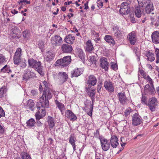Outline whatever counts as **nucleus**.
Segmentation results:
<instances>
[{"label": "nucleus", "instance_id": "f257e3e1", "mask_svg": "<svg viewBox=\"0 0 159 159\" xmlns=\"http://www.w3.org/2000/svg\"><path fill=\"white\" fill-rule=\"evenodd\" d=\"M29 65L30 66L34 68L41 75H43L44 73L42 71V66L40 61H37L33 58L28 60Z\"/></svg>", "mask_w": 159, "mask_h": 159}, {"label": "nucleus", "instance_id": "f03ea898", "mask_svg": "<svg viewBox=\"0 0 159 159\" xmlns=\"http://www.w3.org/2000/svg\"><path fill=\"white\" fill-rule=\"evenodd\" d=\"M52 94L49 89H45L43 95L40 98V100L42 99L43 100V103L42 104V106L45 107H48L49 103L48 100L51 99Z\"/></svg>", "mask_w": 159, "mask_h": 159}, {"label": "nucleus", "instance_id": "7ed1b4c3", "mask_svg": "<svg viewBox=\"0 0 159 159\" xmlns=\"http://www.w3.org/2000/svg\"><path fill=\"white\" fill-rule=\"evenodd\" d=\"M71 60V57L68 56L58 60L56 62L57 66L65 67L70 63Z\"/></svg>", "mask_w": 159, "mask_h": 159}, {"label": "nucleus", "instance_id": "20e7f679", "mask_svg": "<svg viewBox=\"0 0 159 159\" xmlns=\"http://www.w3.org/2000/svg\"><path fill=\"white\" fill-rule=\"evenodd\" d=\"M51 42L53 47L59 46L62 43V38L59 35H55L51 37Z\"/></svg>", "mask_w": 159, "mask_h": 159}, {"label": "nucleus", "instance_id": "39448f33", "mask_svg": "<svg viewBox=\"0 0 159 159\" xmlns=\"http://www.w3.org/2000/svg\"><path fill=\"white\" fill-rule=\"evenodd\" d=\"M130 9L129 4L126 2L122 3L120 6V12L122 15H127L129 13Z\"/></svg>", "mask_w": 159, "mask_h": 159}, {"label": "nucleus", "instance_id": "423d86ee", "mask_svg": "<svg viewBox=\"0 0 159 159\" xmlns=\"http://www.w3.org/2000/svg\"><path fill=\"white\" fill-rule=\"evenodd\" d=\"M97 82V80L94 75H90L87 79L86 83L87 84H88V87H86L85 89H89L92 86L95 85L96 84Z\"/></svg>", "mask_w": 159, "mask_h": 159}, {"label": "nucleus", "instance_id": "0eeeda50", "mask_svg": "<svg viewBox=\"0 0 159 159\" xmlns=\"http://www.w3.org/2000/svg\"><path fill=\"white\" fill-rule=\"evenodd\" d=\"M22 50L20 48H17L15 53L13 60L15 64L18 65L21 62Z\"/></svg>", "mask_w": 159, "mask_h": 159}, {"label": "nucleus", "instance_id": "6e6552de", "mask_svg": "<svg viewBox=\"0 0 159 159\" xmlns=\"http://www.w3.org/2000/svg\"><path fill=\"white\" fill-rule=\"evenodd\" d=\"M157 102V100L156 98L152 97L149 99L148 106L152 111H154L155 110Z\"/></svg>", "mask_w": 159, "mask_h": 159}, {"label": "nucleus", "instance_id": "1a4fd4ad", "mask_svg": "<svg viewBox=\"0 0 159 159\" xmlns=\"http://www.w3.org/2000/svg\"><path fill=\"white\" fill-rule=\"evenodd\" d=\"M68 76L66 72H60L58 74V82L59 84L61 85L67 81Z\"/></svg>", "mask_w": 159, "mask_h": 159}, {"label": "nucleus", "instance_id": "9d476101", "mask_svg": "<svg viewBox=\"0 0 159 159\" xmlns=\"http://www.w3.org/2000/svg\"><path fill=\"white\" fill-rule=\"evenodd\" d=\"M142 123L141 117L137 113L134 114L132 117V124L134 126H137Z\"/></svg>", "mask_w": 159, "mask_h": 159}, {"label": "nucleus", "instance_id": "9b49d317", "mask_svg": "<svg viewBox=\"0 0 159 159\" xmlns=\"http://www.w3.org/2000/svg\"><path fill=\"white\" fill-rule=\"evenodd\" d=\"M104 85L105 89L109 92L112 93L114 91V87L110 80H105Z\"/></svg>", "mask_w": 159, "mask_h": 159}, {"label": "nucleus", "instance_id": "f8f14e48", "mask_svg": "<svg viewBox=\"0 0 159 159\" xmlns=\"http://www.w3.org/2000/svg\"><path fill=\"white\" fill-rule=\"evenodd\" d=\"M119 101L121 104L122 105H125L128 101V99L125 96L124 92L119 93L118 94Z\"/></svg>", "mask_w": 159, "mask_h": 159}, {"label": "nucleus", "instance_id": "ddd939ff", "mask_svg": "<svg viewBox=\"0 0 159 159\" xmlns=\"http://www.w3.org/2000/svg\"><path fill=\"white\" fill-rule=\"evenodd\" d=\"M100 140L102 149L105 151L108 150L110 147V143L104 138H101Z\"/></svg>", "mask_w": 159, "mask_h": 159}, {"label": "nucleus", "instance_id": "4468645a", "mask_svg": "<svg viewBox=\"0 0 159 159\" xmlns=\"http://www.w3.org/2000/svg\"><path fill=\"white\" fill-rule=\"evenodd\" d=\"M61 49L63 52L70 53L73 50L72 46L68 44H63L61 46Z\"/></svg>", "mask_w": 159, "mask_h": 159}, {"label": "nucleus", "instance_id": "2eb2a0df", "mask_svg": "<svg viewBox=\"0 0 159 159\" xmlns=\"http://www.w3.org/2000/svg\"><path fill=\"white\" fill-rule=\"evenodd\" d=\"M136 34L134 32H132L129 33L128 36L127 38L131 44L134 45L136 41Z\"/></svg>", "mask_w": 159, "mask_h": 159}, {"label": "nucleus", "instance_id": "dca6fc26", "mask_svg": "<svg viewBox=\"0 0 159 159\" xmlns=\"http://www.w3.org/2000/svg\"><path fill=\"white\" fill-rule=\"evenodd\" d=\"M154 85H150L149 84H147L145 86L144 91L147 94H152L154 93Z\"/></svg>", "mask_w": 159, "mask_h": 159}, {"label": "nucleus", "instance_id": "f3484780", "mask_svg": "<svg viewBox=\"0 0 159 159\" xmlns=\"http://www.w3.org/2000/svg\"><path fill=\"white\" fill-rule=\"evenodd\" d=\"M146 3L147 4L144 7L145 11L147 13L149 14L153 10V6L151 2L148 1Z\"/></svg>", "mask_w": 159, "mask_h": 159}, {"label": "nucleus", "instance_id": "a211bd4d", "mask_svg": "<svg viewBox=\"0 0 159 159\" xmlns=\"http://www.w3.org/2000/svg\"><path fill=\"white\" fill-rule=\"evenodd\" d=\"M152 42L155 43L159 44V32L156 31L154 32L151 35Z\"/></svg>", "mask_w": 159, "mask_h": 159}, {"label": "nucleus", "instance_id": "6ab92c4d", "mask_svg": "<svg viewBox=\"0 0 159 159\" xmlns=\"http://www.w3.org/2000/svg\"><path fill=\"white\" fill-rule=\"evenodd\" d=\"M66 116L70 120L74 121L77 119L76 116L70 110L67 109L65 112Z\"/></svg>", "mask_w": 159, "mask_h": 159}, {"label": "nucleus", "instance_id": "aec40b11", "mask_svg": "<svg viewBox=\"0 0 159 159\" xmlns=\"http://www.w3.org/2000/svg\"><path fill=\"white\" fill-rule=\"evenodd\" d=\"M118 141V139L116 136L113 135L111 137L110 143L113 148H116L119 145Z\"/></svg>", "mask_w": 159, "mask_h": 159}, {"label": "nucleus", "instance_id": "412c9836", "mask_svg": "<svg viewBox=\"0 0 159 159\" xmlns=\"http://www.w3.org/2000/svg\"><path fill=\"white\" fill-rule=\"evenodd\" d=\"M143 10V7H142L139 6L136 7L135 8V13L136 16L138 18L140 17Z\"/></svg>", "mask_w": 159, "mask_h": 159}, {"label": "nucleus", "instance_id": "4be33fe9", "mask_svg": "<svg viewBox=\"0 0 159 159\" xmlns=\"http://www.w3.org/2000/svg\"><path fill=\"white\" fill-rule=\"evenodd\" d=\"M55 102L57 106L60 111L61 114L63 115L65 110V106L63 104L57 100H56Z\"/></svg>", "mask_w": 159, "mask_h": 159}, {"label": "nucleus", "instance_id": "5701e85b", "mask_svg": "<svg viewBox=\"0 0 159 159\" xmlns=\"http://www.w3.org/2000/svg\"><path fill=\"white\" fill-rule=\"evenodd\" d=\"M100 66L102 68L104 69L105 70H107L108 68V63L107 61V59L101 58L100 59Z\"/></svg>", "mask_w": 159, "mask_h": 159}, {"label": "nucleus", "instance_id": "b1692460", "mask_svg": "<svg viewBox=\"0 0 159 159\" xmlns=\"http://www.w3.org/2000/svg\"><path fill=\"white\" fill-rule=\"evenodd\" d=\"M76 141V138L74 136V134H71L69 138V142L72 146L74 151L76 150V145L75 143Z\"/></svg>", "mask_w": 159, "mask_h": 159}, {"label": "nucleus", "instance_id": "393cba45", "mask_svg": "<svg viewBox=\"0 0 159 159\" xmlns=\"http://www.w3.org/2000/svg\"><path fill=\"white\" fill-rule=\"evenodd\" d=\"M11 34L12 37L13 38H15L17 37V38H19V36L20 33V31L19 29H18L16 27H14L11 29Z\"/></svg>", "mask_w": 159, "mask_h": 159}, {"label": "nucleus", "instance_id": "a878e982", "mask_svg": "<svg viewBox=\"0 0 159 159\" xmlns=\"http://www.w3.org/2000/svg\"><path fill=\"white\" fill-rule=\"evenodd\" d=\"M83 72L82 69L81 68L75 69L71 73V77H77L82 74Z\"/></svg>", "mask_w": 159, "mask_h": 159}, {"label": "nucleus", "instance_id": "bb28decb", "mask_svg": "<svg viewBox=\"0 0 159 159\" xmlns=\"http://www.w3.org/2000/svg\"><path fill=\"white\" fill-rule=\"evenodd\" d=\"M75 37L71 34H69L67 35L65 39V42L70 44H72L75 40Z\"/></svg>", "mask_w": 159, "mask_h": 159}, {"label": "nucleus", "instance_id": "cd10ccee", "mask_svg": "<svg viewBox=\"0 0 159 159\" xmlns=\"http://www.w3.org/2000/svg\"><path fill=\"white\" fill-rule=\"evenodd\" d=\"M34 105L35 103L33 100L31 99H30L27 101L25 106L27 108L29 109L32 111H33Z\"/></svg>", "mask_w": 159, "mask_h": 159}, {"label": "nucleus", "instance_id": "c85d7f7f", "mask_svg": "<svg viewBox=\"0 0 159 159\" xmlns=\"http://www.w3.org/2000/svg\"><path fill=\"white\" fill-rule=\"evenodd\" d=\"M104 39L110 45L113 46L115 44V42L114 39L110 35H106Z\"/></svg>", "mask_w": 159, "mask_h": 159}, {"label": "nucleus", "instance_id": "c756f323", "mask_svg": "<svg viewBox=\"0 0 159 159\" xmlns=\"http://www.w3.org/2000/svg\"><path fill=\"white\" fill-rule=\"evenodd\" d=\"M86 50L89 52H91L94 49L93 44L90 40H88L86 43Z\"/></svg>", "mask_w": 159, "mask_h": 159}, {"label": "nucleus", "instance_id": "7c9ffc66", "mask_svg": "<svg viewBox=\"0 0 159 159\" xmlns=\"http://www.w3.org/2000/svg\"><path fill=\"white\" fill-rule=\"evenodd\" d=\"M54 56V55L52 52L48 51L45 55V60L48 62H49L53 59Z\"/></svg>", "mask_w": 159, "mask_h": 159}, {"label": "nucleus", "instance_id": "2f4dec72", "mask_svg": "<svg viewBox=\"0 0 159 159\" xmlns=\"http://www.w3.org/2000/svg\"><path fill=\"white\" fill-rule=\"evenodd\" d=\"M42 113H39V112H36L35 113V117L36 120H39L40 119L43 118L46 115L45 110L42 109H41Z\"/></svg>", "mask_w": 159, "mask_h": 159}, {"label": "nucleus", "instance_id": "473e14b6", "mask_svg": "<svg viewBox=\"0 0 159 159\" xmlns=\"http://www.w3.org/2000/svg\"><path fill=\"white\" fill-rule=\"evenodd\" d=\"M48 122L49 128H52L55 124L54 119L52 117L48 116Z\"/></svg>", "mask_w": 159, "mask_h": 159}, {"label": "nucleus", "instance_id": "72a5a7b5", "mask_svg": "<svg viewBox=\"0 0 159 159\" xmlns=\"http://www.w3.org/2000/svg\"><path fill=\"white\" fill-rule=\"evenodd\" d=\"M146 56L147 57V59L150 61H152L155 59L154 54L150 52H146Z\"/></svg>", "mask_w": 159, "mask_h": 159}, {"label": "nucleus", "instance_id": "f704fd0d", "mask_svg": "<svg viewBox=\"0 0 159 159\" xmlns=\"http://www.w3.org/2000/svg\"><path fill=\"white\" fill-rule=\"evenodd\" d=\"M113 30L115 32L114 36L116 38H120L122 36L121 32L119 30V29L117 27H114L113 28Z\"/></svg>", "mask_w": 159, "mask_h": 159}, {"label": "nucleus", "instance_id": "c9c22d12", "mask_svg": "<svg viewBox=\"0 0 159 159\" xmlns=\"http://www.w3.org/2000/svg\"><path fill=\"white\" fill-rule=\"evenodd\" d=\"M90 89H86V91L87 92L91 98L92 100L94 99V97L95 95V89H91L90 90Z\"/></svg>", "mask_w": 159, "mask_h": 159}, {"label": "nucleus", "instance_id": "e433bc0d", "mask_svg": "<svg viewBox=\"0 0 159 159\" xmlns=\"http://www.w3.org/2000/svg\"><path fill=\"white\" fill-rule=\"evenodd\" d=\"M35 123V122L34 120L32 118L30 119L26 122L27 125L31 127L34 126Z\"/></svg>", "mask_w": 159, "mask_h": 159}, {"label": "nucleus", "instance_id": "4c0bfd02", "mask_svg": "<svg viewBox=\"0 0 159 159\" xmlns=\"http://www.w3.org/2000/svg\"><path fill=\"white\" fill-rule=\"evenodd\" d=\"M28 72H29V69H27L25 70V73L23 75V80H27L30 79V77L28 75Z\"/></svg>", "mask_w": 159, "mask_h": 159}, {"label": "nucleus", "instance_id": "58836bf2", "mask_svg": "<svg viewBox=\"0 0 159 159\" xmlns=\"http://www.w3.org/2000/svg\"><path fill=\"white\" fill-rule=\"evenodd\" d=\"M21 157L23 159H31L30 156L27 153L23 152L21 153Z\"/></svg>", "mask_w": 159, "mask_h": 159}, {"label": "nucleus", "instance_id": "ea45409f", "mask_svg": "<svg viewBox=\"0 0 159 159\" xmlns=\"http://www.w3.org/2000/svg\"><path fill=\"white\" fill-rule=\"evenodd\" d=\"M7 91V89L5 88L2 87L0 88V98L2 97L4 94Z\"/></svg>", "mask_w": 159, "mask_h": 159}, {"label": "nucleus", "instance_id": "a19ab883", "mask_svg": "<svg viewBox=\"0 0 159 159\" xmlns=\"http://www.w3.org/2000/svg\"><path fill=\"white\" fill-rule=\"evenodd\" d=\"M155 52L156 55V63L158 64L159 63V49L156 48Z\"/></svg>", "mask_w": 159, "mask_h": 159}, {"label": "nucleus", "instance_id": "79ce46f5", "mask_svg": "<svg viewBox=\"0 0 159 159\" xmlns=\"http://www.w3.org/2000/svg\"><path fill=\"white\" fill-rule=\"evenodd\" d=\"M23 35L24 38H28L30 35L29 31L27 30L24 31L23 33Z\"/></svg>", "mask_w": 159, "mask_h": 159}, {"label": "nucleus", "instance_id": "37998d69", "mask_svg": "<svg viewBox=\"0 0 159 159\" xmlns=\"http://www.w3.org/2000/svg\"><path fill=\"white\" fill-rule=\"evenodd\" d=\"M6 61V58L2 54H0V64L3 63Z\"/></svg>", "mask_w": 159, "mask_h": 159}, {"label": "nucleus", "instance_id": "c03bdc74", "mask_svg": "<svg viewBox=\"0 0 159 159\" xmlns=\"http://www.w3.org/2000/svg\"><path fill=\"white\" fill-rule=\"evenodd\" d=\"M148 1L151 2V0H143V1H142L141 3H139V6L142 7H144L146 4H147V2Z\"/></svg>", "mask_w": 159, "mask_h": 159}, {"label": "nucleus", "instance_id": "a18cd8bd", "mask_svg": "<svg viewBox=\"0 0 159 159\" xmlns=\"http://www.w3.org/2000/svg\"><path fill=\"white\" fill-rule=\"evenodd\" d=\"M147 82L150 84V85H154V82L153 81L152 79L148 75L147 77Z\"/></svg>", "mask_w": 159, "mask_h": 159}, {"label": "nucleus", "instance_id": "49530a36", "mask_svg": "<svg viewBox=\"0 0 159 159\" xmlns=\"http://www.w3.org/2000/svg\"><path fill=\"white\" fill-rule=\"evenodd\" d=\"M141 101L142 103L147 105V98L145 96H143L141 98Z\"/></svg>", "mask_w": 159, "mask_h": 159}, {"label": "nucleus", "instance_id": "de8ad7c7", "mask_svg": "<svg viewBox=\"0 0 159 159\" xmlns=\"http://www.w3.org/2000/svg\"><path fill=\"white\" fill-rule=\"evenodd\" d=\"M8 68L7 67V66L6 65L1 70V71L3 73L7 72L8 70Z\"/></svg>", "mask_w": 159, "mask_h": 159}, {"label": "nucleus", "instance_id": "09e8293b", "mask_svg": "<svg viewBox=\"0 0 159 159\" xmlns=\"http://www.w3.org/2000/svg\"><path fill=\"white\" fill-rule=\"evenodd\" d=\"M41 105L42 104H43V101L42 102H41ZM44 107H43L42 106V105H41V107H37V108L38 110V112H39V113H42V111L41 109H43L45 110L44 108H45Z\"/></svg>", "mask_w": 159, "mask_h": 159}, {"label": "nucleus", "instance_id": "8fccbe9b", "mask_svg": "<svg viewBox=\"0 0 159 159\" xmlns=\"http://www.w3.org/2000/svg\"><path fill=\"white\" fill-rule=\"evenodd\" d=\"M5 114L4 111L2 108L0 106V118L5 116Z\"/></svg>", "mask_w": 159, "mask_h": 159}, {"label": "nucleus", "instance_id": "3c124183", "mask_svg": "<svg viewBox=\"0 0 159 159\" xmlns=\"http://www.w3.org/2000/svg\"><path fill=\"white\" fill-rule=\"evenodd\" d=\"M139 49L137 48H135L134 49V51L138 58H139Z\"/></svg>", "mask_w": 159, "mask_h": 159}, {"label": "nucleus", "instance_id": "603ef678", "mask_svg": "<svg viewBox=\"0 0 159 159\" xmlns=\"http://www.w3.org/2000/svg\"><path fill=\"white\" fill-rule=\"evenodd\" d=\"M31 93L32 96H36L38 94V93L36 90H32L31 91Z\"/></svg>", "mask_w": 159, "mask_h": 159}, {"label": "nucleus", "instance_id": "864d4df0", "mask_svg": "<svg viewBox=\"0 0 159 159\" xmlns=\"http://www.w3.org/2000/svg\"><path fill=\"white\" fill-rule=\"evenodd\" d=\"M131 110L129 109H126L124 112L125 115V116L127 117L131 112Z\"/></svg>", "mask_w": 159, "mask_h": 159}, {"label": "nucleus", "instance_id": "5fc2aeb1", "mask_svg": "<svg viewBox=\"0 0 159 159\" xmlns=\"http://www.w3.org/2000/svg\"><path fill=\"white\" fill-rule=\"evenodd\" d=\"M4 132V129L2 125V124L0 123V134H2Z\"/></svg>", "mask_w": 159, "mask_h": 159}, {"label": "nucleus", "instance_id": "6e6d98bb", "mask_svg": "<svg viewBox=\"0 0 159 159\" xmlns=\"http://www.w3.org/2000/svg\"><path fill=\"white\" fill-rule=\"evenodd\" d=\"M28 75H29L30 78L34 76V74L33 72L30 71V70H29V72H28Z\"/></svg>", "mask_w": 159, "mask_h": 159}, {"label": "nucleus", "instance_id": "4d7b16f0", "mask_svg": "<svg viewBox=\"0 0 159 159\" xmlns=\"http://www.w3.org/2000/svg\"><path fill=\"white\" fill-rule=\"evenodd\" d=\"M95 35H96V38L94 40L95 41L96 43H98L100 39L99 37L98 34H95Z\"/></svg>", "mask_w": 159, "mask_h": 159}, {"label": "nucleus", "instance_id": "13d9d810", "mask_svg": "<svg viewBox=\"0 0 159 159\" xmlns=\"http://www.w3.org/2000/svg\"><path fill=\"white\" fill-rule=\"evenodd\" d=\"M26 61L25 60L23 62H22L21 67L22 68L25 67L26 66Z\"/></svg>", "mask_w": 159, "mask_h": 159}, {"label": "nucleus", "instance_id": "bf43d9fd", "mask_svg": "<svg viewBox=\"0 0 159 159\" xmlns=\"http://www.w3.org/2000/svg\"><path fill=\"white\" fill-rule=\"evenodd\" d=\"M36 120V125L37 126L40 127L42 126L43 124L39 120Z\"/></svg>", "mask_w": 159, "mask_h": 159}, {"label": "nucleus", "instance_id": "052dcab7", "mask_svg": "<svg viewBox=\"0 0 159 159\" xmlns=\"http://www.w3.org/2000/svg\"><path fill=\"white\" fill-rule=\"evenodd\" d=\"M102 84H100L98 85V87L97 89V91L98 93H99L101 89L102 88Z\"/></svg>", "mask_w": 159, "mask_h": 159}, {"label": "nucleus", "instance_id": "680f3d73", "mask_svg": "<svg viewBox=\"0 0 159 159\" xmlns=\"http://www.w3.org/2000/svg\"><path fill=\"white\" fill-rule=\"evenodd\" d=\"M117 67V65L116 64H114L111 65V68L113 70H115Z\"/></svg>", "mask_w": 159, "mask_h": 159}, {"label": "nucleus", "instance_id": "e2e57ef3", "mask_svg": "<svg viewBox=\"0 0 159 159\" xmlns=\"http://www.w3.org/2000/svg\"><path fill=\"white\" fill-rule=\"evenodd\" d=\"M154 19H155V18L153 17H151L150 18V20L151 21V24L152 25H153V23L155 22Z\"/></svg>", "mask_w": 159, "mask_h": 159}, {"label": "nucleus", "instance_id": "0e129e2a", "mask_svg": "<svg viewBox=\"0 0 159 159\" xmlns=\"http://www.w3.org/2000/svg\"><path fill=\"white\" fill-rule=\"evenodd\" d=\"M93 107H91L90 108V112L88 113V114L90 116H92V112L93 111Z\"/></svg>", "mask_w": 159, "mask_h": 159}, {"label": "nucleus", "instance_id": "69168bd1", "mask_svg": "<svg viewBox=\"0 0 159 159\" xmlns=\"http://www.w3.org/2000/svg\"><path fill=\"white\" fill-rule=\"evenodd\" d=\"M43 83L44 84V86H45V89H49L47 86V83L45 81H44Z\"/></svg>", "mask_w": 159, "mask_h": 159}, {"label": "nucleus", "instance_id": "338daca9", "mask_svg": "<svg viewBox=\"0 0 159 159\" xmlns=\"http://www.w3.org/2000/svg\"><path fill=\"white\" fill-rule=\"evenodd\" d=\"M11 12L13 14H17L18 13V11L16 10L15 9H14L13 10H12L11 11Z\"/></svg>", "mask_w": 159, "mask_h": 159}, {"label": "nucleus", "instance_id": "774afa93", "mask_svg": "<svg viewBox=\"0 0 159 159\" xmlns=\"http://www.w3.org/2000/svg\"><path fill=\"white\" fill-rule=\"evenodd\" d=\"M88 2H87L86 3H85V4H84V6H85V8H84V9H88V8H89V7L88 6Z\"/></svg>", "mask_w": 159, "mask_h": 159}]
</instances>
